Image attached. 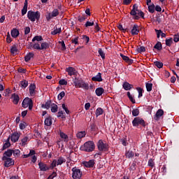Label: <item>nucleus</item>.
<instances>
[{"label":"nucleus","mask_w":179,"mask_h":179,"mask_svg":"<svg viewBox=\"0 0 179 179\" xmlns=\"http://www.w3.org/2000/svg\"><path fill=\"white\" fill-rule=\"evenodd\" d=\"M130 15L133 16V19H134V20H139L140 17H142L143 19L145 17V14L142 10L138 9V6L136 4L133 6Z\"/></svg>","instance_id":"1"},{"label":"nucleus","mask_w":179,"mask_h":179,"mask_svg":"<svg viewBox=\"0 0 179 179\" xmlns=\"http://www.w3.org/2000/svg\"><path fill=\"white\" fill-rule=\"evenodd\" d=\"M73 81L75 87L77 89L81 88L84 90H89V83H85L82 78H76Z\"/></svg>","instance_id":"2"},{"label":"nucleus","mask_w":179,"mask_h":179,"mask_svg":"<svg viewBox=\"0 0 179 179\" xmlns=\"http://www.w3.org/2000/svg\"><path fill=\"white\" fill-rule=\"evenodd\" d=\"M41 14L38 11L29 10L27 13V17L31 22H34L35 20H40Z\"/></svg>","instance_id":"3"},{"label":"nucleus","mask_w":179,"mask_h":179,"mask_svg":"<svg viewBox=\"0 0 179 179\" xmlns=\"http://www.w3.org/2000/svg\"><path fill=\"white\" fill-rule=\"evenodd\" d=\"M96 146L93 141H87L81 147L82 150H85V152H93Z\"/></svg>","instance_id":"4"},{"label":"nucleus","mask_w":179,"mask_h":179,"mask_svg":"<svg viewBox=\"0 0 179 179\" xmlns=\"http://www.w3.org/2000/svg\"><path fill=\"white\" fill-rule=\"evenodd\" d=\"M22 107L24 108H27L29 107V110L33 109V101L31 99L27 97L22 101Z\"/></svg>","instance_id":"5"},{"label":"nucleus","mask_w":179,"mask_h":179,"mask_svg":"<svg viewBox=\"0 0 179 179\" xmlns=\"http://www.w3.org/2000/svg\"><path fill=\"white\" fill-rule=\"evenodd\" d=\"M97 147L99 150L101 152H108V144L103 142V140H99L97 143Z\"/></svg>","instance_id":"6"},{"label":"nucleus","mask_w":179,"mask_h":179,"mask_svg":"<svg viewBox=\"0 0 179 179\" xmlns=\"http://www.w3.org/2000/svg\"><path fill=\"white\" fill-rule=\"evenodd\" d=\"M66 162V159L62 157H59L57 159H55L52 161L51 164L52 169H54V167H57V166H61V164H63V163H65Z\"/></svg>","instance_id":"7"},{"label":"nucleus","mask_w":179,"mask_h":179,"mask_svg":"<svg viewBox=\"0 0 179 179\" xmlns=\"http://www.w3.org/2000/svg\"><path fill=\"white\" fill-rule=\"evenodd\" d=\"M72 178L73 179H80L82 178V172L80 171V169L74 167L72 169Z\"/></svg>","instance_id":"8"},{"label":"nucleus","mask_w":179,"mask_h":179,"mask_svg":"<svg viewBox=\"0 0 179 179\" xmlns=\"http://www.w3.org/2000/svg\"><path fill=\"white\" fill-rule=\"evenodd\" d=\"M35 155H36V151L31 150L28 155H22V159H27V157H30V156H32L31 162L32 163H36V162H37V157H36Z\"/></svg>","instance_id":"9"},{"label":"nucleus","mask_w":179,"mask_h":179,"mask_svg":"<svg viewBox=\"0 0 179 179\" xmlns=\"http://www.w3.org/2000/svg\"><path fill=\"white\" fill-rule=\"evenodd\" d=\"M133 127H139V125H143L145 127V120L141 117H135L132 121Z\"/></svg>","instance_id":"10"},{"label":"nucleus","mask_w":179,"mask_h":179,"mask_svg":"<svg viewBox=\"0 0 179 179\" xmlns=\"http://www.w3.org/2000/svg\"><path fill=\"white\" fill-rule=\"evenodd\" d=\"M1 160L4 162L5 167H10V166H13L15 164V161L12 159V158L2 157Z\"/></svg>","instance_id":"11"},{"label":"nucleus","mask_w":179,"mask_h":179,"mask_svg":"<svg viewBox=\"0 0 179 179\" xmlns=\"http://www.w3.org/2000/svg\"><path fill=\"white\" fill-rule=\"evenodd\" d=\"M20 138V133H17V131L14 132L11 136H10V141L15 143V142H17L19 141V138Z\"/></svg>","instance_id":"12"},{"label":"nucleus","mask_w":179,"mask_h":179,"mask_svg":"<svg viewBox=\"0 0 179 179\" xmlns=\"http://www.w3.org/2000/svg\"><path fill=\"white\" fill-rule=\"evenodd\" d=\"M164 114V110H163V109H159L155 115L154 116V120H155V121H159V120H160L161 117H163Z\"/></svg>","instance_id":"13"},{"label":"nucleus","mask_w":179,"mask_h":179,"mask_svg":"<svg viewBox=\"0 0 179 179\" xmlns=\"http://www.w3.org/2000/svg\"><path fill=\"white\" fill-rule=\"evenodd\" d=\"M66 72L68 73V75H69V76H73L76 75V73H78V71H76V69L71 66L66 69Z\"/></svg>","instance_id":"14"},{"label":"nucleus","mask_w":179,"mask_h":179,"mask_svg":"<svg viewBox=\"0 0 179 179\" xmlns=\"http://www.w3.org/2000/svg\"><path fill=\"white\" fill-rule=\"evenodd\" d=\"M95 164L96 162H94V159H91L88 162H83V166H85V167H87V169L94 167Z\"/></svg>","instance_id":"15"},{"label":"nucleus","mask_w":179,"mask_h":179,"mask_svg":"<svg viewBox=\"0 0 179 179\" xmlns=\"http://www.w3.org/2000/svg\"><path fill=\"white\" fill-rule=\"evenodd\" d=\"M38 166L41 171H47L48 170H50V167L43 162H39Z\"/></svg>","instance_id":"16"},{"label":"nucleus","mask_w":179,"mask_h":179,"mask_svg":"<svg viewBox=\"0 0 179 179\" xmlns=\"http://www.w3.org/2000/svg\"><path fill=\"white\" fill-rule=\"evenodd\" d=\"M131 34L136 36L139 34V27L137 24H134L131 29Z\"/></svg>","instance_id":"17"},{"label":"nucleus","mask_w":179,"mask_h":179,"mask_svg":"<svg viewBox=\"0 0 179 179\" xmlns=\"http://www.w3.org/2000/svg\"><path fill=\"white\" fill-rule=\"evenodd\" d=\"M120 57H122L123 61H125V62H127L129 65H131V64H132L134 62V60L129 59V57L128 56H125V55L121 54Z\"/></svg>","instance_id":"18"},{"label":"nucleus","mask_w":179,"mask_h":179,"mask_svg":"<svg viewBox=\"0 0 179 179\" xmlns=\"http://www.w3.org/2000/svg\"><path fill=\"white\" fill-rule=\"evenodd\" d=\"M59 136H60V138L64 140V142H66V143L69 142V138L68 137V135H66V134L60 131H59Z\"/></svg>","instance_id":"19"},{"label":"nucleus","mask_w":179,"mask_h":179,"mask_svg":"<svg viewBox=\"0 0 179 179\" xmlns=\"http://www.w3.org/2000/svg\"><path fill=\"white\" fill-rule=\"evenodd\" d=\"M93 82H103V78H101V73H99L96 76L92 78Z\"/></svg>","instance_id":"20"},{"label":"nucleus","mask_w":179,"mask_h":179,"mask_svg":"<svg viewBox=\"0 0 179 179\" xmlns=\"http://www.w3.org/2000/svg\"><path fill=\"white\" fill-rule=\"evenodd\" d=\"M12 155H13V150H8L3 153L2 157L10 158Z\"/></svg>","instance_id":"21"},{"label":"nucleus","mask_w":179,"mask_h":179,"mask_svg":"<svg viewBox=\"0 0 179 179\" xmlns=\"http://www.w3.org/2000/svg\"><path fill=\"white\" fill-rule=\"evenodd\" d=\"M11 99H13V104H18L20 100L19 95L16 94H13L11 96Z\"/></svg>","instance_id":"22"},{"label":"nucleus","mask_w":179,"mask_h":179,"mask_svg":"<svg viewBox=\"0 0 179 179\" xmlns=\"http://www.w3.org/2000/svg\"><path fill=\"white\" fill-rule=\"evenodd\" d=\"M29 93L31 96H34L36 94V85H31L29 86Z\"/></svg>","instance_id":"23"},{"label":"nucleus","mask_w":179,"mask_h":179,"mask_svg":"<svg viewBox=\"0 0 179 179\" xmlns=\"http://www.w3.org/2000/svg\"><path fill=\"white\" fill-rule=\"evenodd\" d=\"M125 156L127 159H132L135 154L132 152V150L126 151Z\"/></svg>","instance_id":"24"},{"label":"nucleus","mask_w":179,"mask_h":179,"mask_svg":"<svg viewBox=\"0 0 179 179\" xmlns=\"http://www.w3.org/2000/svg\"><path fill=\"white\" fill-rule=\"evenodd\" d=\"M11 36L12 37H13V38H16V37L19 36V30H17V29H13L11 31Z\"/></svg>","instance_id":"25"},{"label":"nucleus","mask_w":179,"mask_h":179,"mask_svg":"<svg viewBox=\"0 0 179 179\" xmlns=\"http://www.w3.org/2000/svg\"><path fill=\"white\" fill-rule=\"evenodd\" d=\"M96 96H101L104 93V89L103 87H99L95 90Z\"/></svg>","instance_id":"26"},{"label":"nucleus","mask_w":179,"mask_h":179,"mask_svg":"<svg viewBox=\"0 0 179 179\" xmlns=\"http://www.w3.org/2000/svg\"><path fill=\"white\" fill-rule=\"evenodd\" d=\"M34 57V54L33 52H29L28 55H27L24 57L25 62H29L31 58Z\"/></svg>","instance_id":"27"},{"label":"nucleus","mask_w":179,"mask_h":179,"mask_svg":"<svg viewBox=\"0 0 179 179\" xmlns=\"http://www.w3.org/2000/svg\"><path fill=\"white\" fill-rule=\"evenodd\" d=\"M123 87L124 90H131L132 89V85L126 82L123 84Z\"/></svg>","instance_id":"28"},{"label":"nucleus","mask_w":179,"mask_h":179,"mask_svg":"<svg viewBox=\"0 0 179 179\" xmlns=\"http://www.w3.org/2000/svg\"><path fill=\"white\" fill-rule=\"evenodd\" d=\"M45 125L47 127H51V125H52V120H51V117H48L45 120Z\"/></svg>","instance_id":"29"},{"label":"nucleus","mask_w":179,"mask_h":179,"mask_svg":"<svg viewBox=\"0 0 179 179\" xmlns=\"http://www.w3.org/2000/svg\"><path fill=\"white\" fill-rule=\"evenodd\" d=\"M51 101H46L45 104H42L41 107L42 108H46L47 110H48V108H50V107H51Z\"/></svg>","instance_id":"30"},{"label":"nucleus","mask_w":179,"mask_h":179,"mask_svg":"<svg viewBox=\"0 0 179 179\" xmlns=\"http://www.w3.org/2000/svg\"><path fill=\"white\" fill-rule=\"evenodd\" d=\"M77 138L78 139H82V138H85L86 136V132L85 131H80L76 135Z\"/></svg>","instance_id":"31"},{"label":"nucleus","mask_w":179,"mask_h":179,"mask_svg":"<svg viewBox=\"0 0 179 179\" xmlns=\"http://www.w3.org/2000/svg\"><path fill=\"white\" fill-rule=\"evenodd\" d=\"M20 85L21 87H22V89H26V87H27V86L29 85V82H27V80H22L20 83Z\"/></svg>","instance_id":"32"},{"label":"nucleus","mask_w":179,"mask_h":179,"mask_svg":"<svg viewBox=\"0 0 179 179\" xmlns=\"http://www.w3.org/2000/svg\"><path fill=\"white\" fill-rule=\"evenodd\" d=\"M27 141H29V137L24 136V137L21 140L20 145H22V146H26V145L27 144Z\"/></svg>","instance_id":"33"},{"label":"nucleus","mask_w":179,"mask_h":179,"mask_svg":"<svg viewBox=\"0 0 179 179\" xmlns=\"http://www.w3.org/2000/svg\"><path fill=\"white\" fill-rule=\"evenodd\" d=\"M51 111L52 113H57L58 111V106L55 103L51 104Z\"/></svg>","instance_id":"34"},{"label":"nucleus","mask_w":179,"mask_h":179,"mask_svg":"<svg viewBox=\"0 0 179 179\" xmlns=\"http://www.w3.org/2000/svg\"><path fill=\"white\" fill-rule=\"evenodd\" d=\"M98 52L99 55L101 57L102 59H106V54L104 53L101 48L99 49Z\"/></svg>","instance_id":"35"},{"label":"nucleus","mask_w":179,"mask_h":179,"mask_svg":"<svg viewBox=\"0 0 179 179\" xmlns=\"http://www.w3.org/2000/svg\"><path fill=\"white\" fill-rule=\"evenodd\" d=\"M96 116L99 117V115H101L103 114V109L101 108H98L96 110Z\"/></svg>","instance_id":"36"},{"label":"nucleus","mask_w":179,"mask_h":179,"mask_svg":"<svg viewBox=\"0 0 179 179\" xmlns=\"http://www.w3.org/2000/svg\"><path fill=\"white\" fill-rule=\"evenodd\" d=\"M48 47H49V45L48 43H47V42L42 43L41 45V50H47Z\"/></svg>","instance_id":"37"},{"label":"nucleus","mask_w":179,"mask_h":179,"mask_svg":"<svg viewBox=\"0 0 179 179\" xmlns=\"http://www.w3.org/2000/svg\"><path fill=\"white\" fill-rule=\"evenodd\" d=\"M13 154L15 157H19L20 156V150H13Z\"/></svg>","instance_id":"38"},{"label":"nucleus","mask_w":179,"mask_h":179,"mask_svg":"<svg viewBox=\"0 0 179 179\" xmlns=\"http://www.w3.org/2000/svg\"><path fill=\"white\" fill-rule=\"evenodd\" d=\"M127 96H128L130 101H131V103H133V104H135V103H136L135 99H134V96H132L131 95V92H127Z\"/></svg>","instance_id":"39"},{"label":"nucleus","mask_w":179,"mask_h":179,"mask_svg":"<svg viewBox=\"0 0 179 179\" xmlns=\"http://www.w3.org/2000/svg\"><path fill=\"white\" fill-rule=\"evenodd\" d=\"M131 113L134 117H138V115H139V109H134Z\"/></svg>","instance_id":"40"},{"label":"nucleus","mask_w":179,"mask_h":179,"mask_svg":"<svg viewBox=\"0 0 179 179\" xmlns=\"http://www.w3.org/2000/svg\"><path fill=\"white\" fill-rule=\"evenodd\" d=\"M61 33V28H56L53 31L51 32V34L55 36L56 34H59Z\"/></svg>","instance_id":"41"},{"label":"nucleus","mask_w":179,"mask_h":179,"mask_svg":"<svg viewBox=\"0 0 179 179\" xmlns=\"http://www.w3.org/2000/svg\"><path fill=\"white\" fill-rule=\"evenodd\" d=\"M136 51H138V52H145V51H146V48H145L144 46L138 47Z\"/></svg>","instance_id":"42"},{"label":"nucleus","mask_w":179,"mask_h":179,"mask_svg":"<svg viewBox=\"0 0 179 179\" xmlns=\"http://www.w3.org/2000/svg\"><path fill=\"white\" fill-rule=\"evenodd\" d=\"M148 11L150 13H155V4L148 6Z\"/></svg>","instance_id":"43"},{"label":"nucleus","mask_w":179,"mask_h":179,"mask_svg":"<svg viewBox=\"0 0 179 179\" xmlns=\"http://www.w3.org/2000/svg\"><path fill=\"white\" fill-rule=\"evenodd\" d=\"M43 37L41 36H36L33 38L32 41H42Z\"/></svg>","instance_id":"44"},{"label":"nucleus","mask_w":179,"mask_h":179,"mask_svg":"<svg viewBox=\"0 0 179 179\" xmlns=\"http://www.w3.org/2000/svg\"><path fill=\"white\" fill-rule=\"evenodd\" d=\"M10 139V137H8V138L7 139L6 143H4V145H3V148L4 149H7V148H9V146H10V143H9Z\"/></svg>","instance_id":"45"},{"label":"nucleus","mask_w":179,"mask_h":179,"mask_svg":"<svg viewBox=\"0 0 179 179\" xmlns=\"http://www.w3.org/2000/svg\"><path fill=\"white\" fill-rule=\"evenodd\" d=\"M148 166L151 167V169H153L155 167V162L153 161V159H150L148 160Z\"/></svg>","instance_id":"46"},{"label":"nucleus","mask_w":179,"mask_h":179,"mask_svg":"<svg viewBox=\"0 0 179 179\" xmlns=\"http://www.w3.org/2000/svg\"><path fill=\"white\" fill-rule=\"evenodd\" d=\"M64 97H65V92L63 91L59 94L57 99L58 100H62Z\"/></svg>","instance_id":"47"},{"label":"nucleus","mask_w":179,"mask_h":179,"mask_svg":"<svg viewBox=\"0 0 179 179\" xmlns=\"http://www.w3.org/2000/svg\"><path fill=\"white\" fill-rule=\"evenodd\" d=\"M145 86L148 92H152V87L153 86V84L147 83Z\"/></svg>","instance_id":"48"},{"label":"nucleus","mask_w":179,"mask_h":179,"mask_svg":"<svg viewBox=\"0 0 179 179\" xmlns=\"http://www.w3.org/2000/svg\"><path fill=\"white\" fill-rule=\"evenodd\" d=\"M32 48H34V50H41V46H40V43H36L32 45Z\"/></svg>","instance_id":"49"},{"label":"nucleus","mask_w":179,"mask_h":179,"mask_svg":"<svg viewBox=\"0 0 179 179\" xmlns=\"http://www.w3.org/2000/svg\"><path fill=\"white\" fill-rule=\"evenodd\" d=\"M78 40H79V37L77 36L75 38L71 39V43L76 45L79 44Z\"/></svg>","instance_id":"50"},{"label":"nucleus","mask_w":179,"mask_h":179,"mask_svg":"<svg viewBox=\"0 0 179 179\" xmlns=\"http://www.w3.org/2000/svg\"><path fill=\"white\" fill-rule=\"evenodd\" d=\"M154 48L156 50H158L159 51H160V50H162V43L160 42L157 43L156 45L154 46Z\"/></svg>","instance_id":"51"},{"label":"nucleus","mask_w":179,"mask_h":179,"mask_svg":"<svg viewBox=\"0 0 179 179\" xmlns=\"http://www.w3.org/2000/svg\"><path fill=\"white\" fill-rule=\"evenodd\" d=\"M155 66H157L158 68H163V63L160 62H154Z\"/></svg>","instance_id":"52"},{"label":"nucleus","mask_w":179,"mask_h":179,"mask_svg":"<svg viewBox=\"0 0 179 179\" xmlns=\"http://www.w3.org/2000/svg\"><path fill=\"white\" fill-rule=\"evenodd\" d=\"M26 13H27V6H24L22 10V16H24V15H26Z\"/></svg>","instance_id":"53"},{"label":"nucleus","mask_w":179,"mask_h":179,"mask_svg":"<svg viewBox=\"0 0 179 179\" xmlns=\"http://www.w3.org/2000/svg\"><path fill=\"white\" fill-rule=\"evenodd\" d=\"M171 44H173V39L172 38L166 40V45H168V47H170V45H171Z\"/></svg>","instance_id":"54"},{"label":"nucleus","mask_w":179,"mask_h":179,"mask_svg":"<svg viewBox=\"0 0 179 179\" xmlns=\"http://www.w3.org/2000/svg\"><path fill=\"white\" fill-rule=\"evenodd\" d=\"M59 13L58 12V9H55L52 12V15H53V17H55L56 16H58Z\"/></svg>","instance_id":"55"},{"label":"nucleus","mask_w":179,"mask_h":179,"mask_svg":"<svg viewBox=\"0 0 179 179\" xmlns=\"http://www.w3.org/2000/svg\"><path fill=\"white\" fill-rule=\"evenodd\" d=\"M62 107L67 114H69L70 111L64 103L62 105Z\"/></svg>","instance_id":"56"},{"label":"nucleus","mask_w":179,"mask_h":179,"mask_svg":"<svg viewBox=\"0 0 179 179\" xmlns=\"http://www.w3.org/2000/svg\"><path fill=\"white\" fill-rule=\"evenodd\" d=\"M94 22H87L85 23V27H89L90 26H94Z\"/></svg>","instance_id":"57"},{"label":"nucleus","mask_w":179,"mask_h":179,"mask_svg":"<svg viewBox=\"0 0 179 179\" xmlns=\"http://www.w3.org/2000/svg\"><path fill=\"white\" fill-rule=\"evenodd\" d=\"M10 51L12 54H15V52H17V48L16 46H12Z\"/></svg>","instance_id":"58"},{"label":"nucleus","mask_w":179,"mask_h":179,"mask_svg":"<svg viewBox=\"0 0 179 179\" xmlns=\"http://www.w3.org/2000/svg\"><path fill=\"white\" fill-rule=\"evenodd\" d=\"M59 85H68V82L65 80H60L59 81Z\"/></svg>","instance_id":"59"},{"label":"nucleus","mask_w":179,"mask_h":179,"mask_svg":"<svg viewBox=\"0 0 179 179\" xmlns=\"http://www.w3.org/2000/svg\"><path fill=\"white\" fill-rule=\"evenodd\" d=\"M57 117H61L62 118H65V115H64V112H62V110L59 111Z\"/></svg>","instance_id":"60"},{"label":"nucleus","mask_w":179,"mask_h":179,"mask_svg":"<svg viewBox=\"0 0 179 179\" xmlns=\"http://www.w3.org/2000/svg\"><path fill=\"white\" fill-rule=\"evenodd\" d=\"M138 92V97H142V88L138 87L137 88Z\"/></svg>","instance_id":"61"},{"label":"nucleus","mask_w":179,"mask_h":179,"mask_svg":"<svg viewBox=\"0 0 179 179\" xmlns=\"http://www.w3.org/2000/svg\"><path fill=\"white\" fill-rule=\"evenodd\" d=\"M132 0H123V5H129Z\"/></svg>","instance_id":"62"},{"label":"nucleus","mask_w":179,"mask_h":179,"mask_svg":"<svg viewBox=\"0 0 179 179\" xmlns=\"http://www.w3.org/2000/svg\"><path fill=\"white\" fill-rule=\"evenodd\" d=\"M30 33V27H27L24 28V34H29Z\"/></svg>","instance_id":"63"},{"label":"nucleus","mask_w":179,"mask_h":179,"mask_svg":"<svg viewBox=\"0 0 179 179\" xmlns=\"http://www.w3.org/2000/svg\"><path fill=\"white\" fill-rule=\"evenodd\" d=\"M173 41L175 43H178L179 41V35H175L174 38H173Z\"/></svg>","instance_id":"64"}]
</instances>
